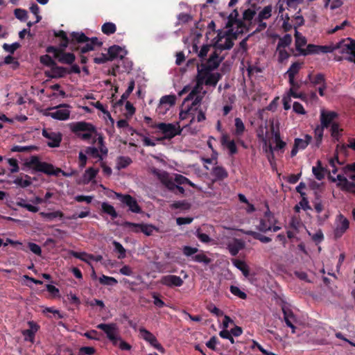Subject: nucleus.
<instances>
[{"instance_id": "nucleus-27", "label": "nucleus", "mask_w": 355, "mask_h": 355, "mask_svg": "<svg viewBox=\"0 0 355 355\" xmlns=\"http://www.w3.org/2000/svg\"><path fill=\"white\" fill-rule=\"evenodd\" d=\"M221 78L220 73H209L207 78L204 80V84L208 86L216 87L219 80Z\"/></svg>"}, {"instance_id": "nucleus-2", "label": "nucleus", "mask_w": 355, "mask_h": 355, "mask_svg": "<svg viewBox=\"0 0 355 355\" xmlns=\"http://www.w3.org/2000/svg\"><path fill=\"white\" fill-rule=\"evenodd\" d=\"M71 130L78 138L83 141L90 140L93 134L96 133L95 126L85 121H78L73 123Z\"/></svg>"}, {"instance_id": "nucleus-14", "label": "nucleus", "mask_w": 355, "mask_h": 355, "mask_svg": "<svg viewBox=\"0 0 355 355\" xmlns=\"http://www.w3.org/2000/svg\"><path fill=\"white\" fill-rule=\"evenodd\" d=\"M54 36L61 39L62 41L60 44V47L67 48L69 45L70 49L73 51H76L78 49V47L76 46L77 43H73L71 42V37L70 36V37H68L67 33L64 31L60 30L59 31H55Z\"/></svg>"}, {"instance_id": "nucleus-51", "label": "nucleus", "mask_w": 355, "mask_h": 355, "mask_svg": "<svg viewBox=\"0 0 355 355\" xmlns=\"http://www.w3.org/2000/svg\"><path fill=\"white\" fill-rule=\"evenodd\" d=\"M230 291L234 295L237 296L242 300H245L247 298L246 293L236 286H230Z\"/></svg>"}, {"instance_id": "nucleus-10", "label": "nucleus", "mask_w": 355, "mask_h": 355, "mask_svg": "<svg viewBox=\"0 0 355 355\" xmlns=\"http://www.w3.org/2000/svg\"><path fill=\"white\" fill-rule=\"evenodd\" d=\"M139 333L144 340L148 342L153 347L162 353L164 352V348L157 342L156 337L145 328H140Z\"/></svg>"}, {"instance_id": "nucleus-43", "label": "nucleus", "mask_w": 355, "mask_h": 355, "mask_svg": "<svg viewBox=\"0 0 355 355\" xmlns=\"http://www.w3.org/2000/svg\"><path fill=\"white\" fill-rule=\"evenodd\" d=\"M99 282L101 284L106 286H114L118 283L117 280L114 277L106 276L105 275H103L99 277Z\"/></svg>"}, {"instance_id": "nucleus-35", "label": "nucleus", "mask_w": 355, "mask_h": 355, "mask_svg": "<svg viewBox=\"0 0 355 355\" xmlns=\"http://www.w3.org/2000/svg\"><path fill=\"white\" fill-rule=\"evenodd\" d=\"M331 135L335 141H338L341 136L343 129L339 128L338 123H333L331 125Z\"/></svg>"}, {"instance_id": "nucleus-30", "label": "nucleus", "mask_w": 355, "mask_h": 355, "mask_svg": "<svg viewBox=\"0 0 355 355\" xmlns=\"http://www.w3.org/2000/svg\"><path fill=\"white\" fill-rule=\"evenodd\" d=\"M101 210L103 213L110 215L113 219L118 216V214L114 207L107 202H103L101 204Z\"/></svg>"}, {"instance_id": "nucleus-36", "label": "nucleus", "mask_w": 355, "mask_h": 355, "mask_svg": "<svg viewBox=\"0 0 355 355\" xmlns=\"http://www.w3.org/2000/svg\"><path fill=\"white\" fill-rule=\"evenodd\" d=\"M162 182L169 191L176 193L175 189L178 187V184L175 180H173L171 178H169L166 174V177L162 179Z\"/></svg>"}, {"instance_id": "nucleus-59", "label": "nucleus", "mask_w": 355, "mask_h": 355, "mask_svg": "<svg viewBox=\"0 0 355 355\" xmlns=\"http://www.w3.org/2000/svg\"><path fill=\"white\" fill-rule=\"evenodd\" d=\"M15 15L16 18H17L21 21H26L28 18L27 12L25 10L21 8H16L15 10Z\"/></svg>"}, {"instance_id": "nucleus-1", "label": "nucleus", "mask_w": 355, "mask_h": 355, "mask_svg": "<svg viewBox=\"0 0 355 355\" xmlns=\"http://www.w3.org/2000/svg\"><path fill=\"white\" fill-rule=\"evenodd\" d=\"M26 166L37 172H42L48 175L59 176L61 173L64 177H71L77 174L76 170H71L70 172H66L60 168L55 166L49 163L41 162L39 157L33 155L28 162H26Z\"/></svg>"}, {"instance_id": "nucleus-60", "label": "nucleus", "mask_w": 355, "mask_h": 355, "mask_svg": "<svg viewBox=\"0 0 355 355\" xmlns=\"http://www.w3.org/2000/svg\"><path fill=\"white\" fill-rule=\"evenodd\" d=\"M257 229L262 232H266L272 230V226L268 223L266 219L262 218L260 220Z\"/></svg>"}, {"instance_id": "nucleus-12", "label": "nucleus", "mask_w": 355, "mask_h": 355, "mask_svg": "<svg viewBox=\"0 0 355 355\" xmlns=\"http://www.w3.org/2000/svg\"><path fill=\"white\" fill-rule=\"evenodd\" d=\"M234 26H236V30L234 31L232 27L227 28L226 35H232L233 38L236 39L238 35L249 31V27L242 19L234 20Z\"/></svg>"}, {"instance_id": "nucleus-8", "label": "nucleus", "mask_w": 355, "mask_h": 355, "mask_svg": "<svg viewBox=\"0 0 355 355\" xmlns=\"http://www.w3.org/2000/svg\"><path fill=\"white\" fill-rule=\"evenodd\" d=\"M114 193L118 200H119L123 205L128 207L130 211L137 214L141 212V209L135 198L129 194L123 195L116 192Z\"/></svg>"}, {"instance_id": "nucleus-41", "label": "nucleus", "mask_w": 355, "mask_h": 355, "mask_svg": "<svg viewBox=\"0 0 355 355\" xmlns=\"http://www.w3.org/2000/svg\"><path fill=\"white\" fill-rule=\"evenodd\" d=\"M141 232H143L146 236H150L154 231L158 232V228L151 224L141 223Z\"/></svg>"}, {"instance_id": "nucleus-50", "label": "nucleus", "mask_w": 355, "mask_h": 355, "mask_svg": "<svg viewBox=\"0 0 355 355\" xmlns=\"http://www.w3.org/2000/svg\"><path fill=\"white\" fill-rule=\"evenodd\" d=\"M132 163V159L129 157L120 156L118 157V168H125Z\"/></svg>"}, {"instance_id": "nucleus-56", "label": "nucleus", "mask_w": 355, "mask_h": 355, "mask_svg": "<svg viewBox=\"0 0 355 355\" xmlns=\"http://www.w3.org/2000/svg\"><path fill=\"white\" fill-rule=\"evenodd\" d=\"M208 68L206 67L205 65L201 64L200 67H198V74L196 76V78L198 79V77H202L203 81L207 78V76L209 74L211 70H207Z\"/></svg>"}, {"instance_id": "nucleus-25", "label": "nucleus", "mask_w": 355, "mask_h": 355, "mask_svg": "<svg viewBox=\"0 0 355 355\" xmlns=\"http://www.w3.org/2000/svg\"><path fill=\"white\" fill-rule=\"evenodd\" d=\"M282 311L284 315V320L287 325V322H290L291 324H295L297 322V318L294 315L293 311L290 309L286 305L282 306Z\"/></svg>"}, {"instance_id": "nucleus-11", "label": "nucleus", "mask_w": 355, "mask_h": 355, "mask_svg": "<svg viewBox=\"0 0 355 355\" xmlns=\"http://www.w3.org/2000/svg\"><path fill=\"white\" fill-rule=\"evenodd\" d=\"M176 96L175 95H166L161 98L157 112L159 114H164L170 107L175 105Z\"/></svg>"}, {"instance_id": "nucleus-6", "label": "nucleus", "mask_w": 355, "mask_h": 355, "mask_svg": "<svg viewBox=\"0 0 355 355\" xmlns=\"http://www.w3.org/2000/svg\"><path fill=\"white\" fill-rule=\"evenodd\" d=\"M71 37V42L73 43H77V44H83L84 42H89L94 48L101 47L103 45V42L99 40L98 37H88L83 32H72Z\"/></svg>"}, {"instance_id": "nucleus-24", "label": "nucleus", "mask_w": 355, "mask_h": 355, "mask_svg": "<svg viewBox=\"0 0 355 355\" xmlns=\"http://www.w3.org/2000/svg\"><path fill=\"white\" fill-rule=\"evenodd\" d=\"M46 115L55 119L64 121L69 118L70 111L67 109H60L54 112H48Z\"/></svg>"}, {"instance_id": "nucleus-7", "label": "nucleus", "mask_w": 355, "mask_h": 355, "mask_svg": "<svg viewBox=\"0 0 355 355\" xmlns=\"http://www.w3.org/2000/svg\"><path fill=\"white\" fill-rule=\"evenodd\" d=\"M218 40L214 45V47L220 53L223 50H229L234 46L232 41V35H226V31L223 33L220 31L217 35Z\"/></svg>"}, {"instance_id": "nucleus-31", "label": "nucleus", "mask_w": 355, "mask_h": 355, "mask_svg": "<svg viewBox=\"0 0 355 355\" xmlns=\"http://www.w3.org/2000/svg\"><path fill=\"white\" fill-rule=\"evenodd\" d=\"M234 125L235 130L234 132V135L236 137H240L243 135V132L245 130V127L243 121L239 117L235 118Z\"/></svg>"}, {"instance_id": "nucleus-53", "label": "nucleus", "mask_w": 355, "mask_h": 355, "mask_svg": "<svg viewBox=\"0 0 355 355\" xmlns=\"http://www.w3.org/2000/svg\"><path fill=\"white\" fill-rule=\"evenodd\" d=\"M85 153L94 158H98L99 160L103 159L102 156L99 154L98 150L96 147H87L85 149Z\"/></svg>"}, {"instance_id": "nucleus-9", "label": "nucleus", "mask_w": 355, "mask_h": 355, "mask_svg": "<svg viewBox=\"0 0 355 355\" xmlns=\"http://www.w3.org/2000/svg\"><path fill=\"white\" fill-rule=\"evenodd\" d=\"M349 227V221L342 214H339L336 218V228L334 235L336 239L340 238Z\"/></svg>"}, {"instance_id": "nucleus-47", "label": "nucleus", "mask_w": 355, "mask_h": 355, "mask_svg": "<svg viewBox=\"0 0 355 355\" xmlns=\"http://www.w3.org/2000/svg\"><path fill=\"white\" fill-rule=\"evenodd\" d=\"M292 42V37L289 34H286L283 37L280 38L277 44V49L281 47L286 48Z\"/></svg>"}, {"instance_id": "nucleus-20", "label": "nucleus", "mask_w": 355, "mask_h": 355, "mask_svg": "<svg viewBox=\"0 0 355 355\" xmlns=\"http://www.w3.org/2000/svg\"><path fill=\"white\" fill-rule=\"evenodd\" d=\"M66 48H61L59 55H56V59L62 64H72L76 60V56L73 53H67L64 51Z\"/></svg>"}, {"instance_id": "nucleus-63", "label": "nucleus", "mask_w": 355, "mask_h": 355, "mask_svg": "<svg viewBox=\"0 0 355 355\" xmlns=\"http://www.w3.org/2000/svg\"><path fill=\"white\" fill-rule=\"evenodd\" d=\"M256 12L254 10L250 8H248L244 10L243 13V20L251 21V20L254 18Z\"/></svg>"}, {"instance_id": "nucleus-54", "label": "nucleus", "mask_w": 355, "mask_h": 355, "mask_svg": "<svg viewBox=\"0 0 355 355\" xmlns=\"http://www.w3.org/2000/svg\"><path fill=\"white\" fill-rule=\"evenodd\" d=\"M206 92H203L202 95H196L195 98L193 99L191 106L189 108L191 109V111H197L198 107L197 106H199L202 101L203 96L205 94Z\"/></svg>"}, {"instance_id": "nucleus-40", "label": "nucleus", "mask_w": 355, "mask_h": 355, "mask_svg": "<svg viewBox=\"0 0 355 355\" xmlns=\"http://www.w3.org/2000/svg\"><path fill=\"white\" fill-rule=\"evenodd\" d=\"M175 182L177 183V184L182 185V184H189L193 188H197V186L193 183L191 180H189L187 178L182 175L177 174L175 177Z\"/></svg>"}, {"instance_id": "nucleus-22", "label": "nucleus", "mask_w": 355, "mask_h": 355, "mask_svg": "<svg viewBox=\"0 0 355 355\" xmlns=\"http://www.w3.org/2000/svg\"><path fill=\"white\" fill-rule=\"evenodd\" d=\"M68 69L63 67L58 66L57 64L53 66L52 69H51V73L49 72H46V76L52 78H59L64 77L66 74H67Z\"/></svg>"}, {"instance_id": "nucleus-46", "label": "nucleus", "mask_w": 355, "mask_h": 355, "mask_svg": "<svg viewBox=\"0 0 355 355\" xmlns=\"http://www.w3.org/2000/svg\"><path fill=\"white\" fill-rule=\"evenodd\" d=\"M26 180H23L21 178H17L13 182L22 188H26L31 184V177L28 175H25Z\"/></svg>"}, {"instance_id": "nucleus-16", "label": "nucleus", "mask_w": 355, "mask_h": 355, "mask_svg": "<svg viewBox=\"0 0 355 355\" xmlns=\"http://www.w3.org/2000/svg\"><path fill=\"white\" fill-rule=\"evenodd\" d=\"M338 116L337 112L334 111L322 110L320 112V125L324 128H327L334 123V120Z\"/></svg>"}, {"instance_id": "nucleus-29", "label": "nucleus", "mask_w": 355, "mask_h": 355, "mask_svg": "<svg viewBox=\"0 0 355 355\" xmlns=\"http://www.w3.org/2000/svg\"><path fill=\"white\" fill-rule=\"evenodd\" d=\"M300 68H301V64H300V63H299L297 62H293L291 65V67H289V69H288V71L286 73V74L288 75V80H291V82L293 81V78H295V75L298 73Z\"/></svg>"}, {"instance_id": "nucleus-13", "label": "nucleus", "mask_w": 355, "mask_h": 355, "mask_svg": "<svg viewBox=\"0 0 355 355\" xmlns=\"http://www.w3.org/2000/svg\"><path fill=\"white\" fill-rule=\"evenodd\" d=\"M42 135L50 140V141L47 143L48 146L55 148L60 146L62 141V135L60 132H55L44 129L42 130Z\"/></svg>"}, {"instance_id": "nucleus-44", "label": "nucleus", "mask_w": 355, "mask_h": 355, "mask_svg": "<svg viewBox=\"0 0 355 355\" xmlns=\"http://www.w3.org/2000/svg\"><path fill=\"white\" fill-rule=\"evenodd\" d=\"M311 54H319L318 45L309 44L304 50L301 51V55H302Z\"/></svg>"}, {"instance_id": "nucleus-61", "label": "nucleus", "mask_w": 355, "mask_h": 355, "mask_svg": "<svg viewBox=\"0 0 355 355\" xmlns=\"http://www.w3.org/2000/svg\"><path fill=\"white\" fill-rule=\"evenodd\" d=\"M83 44H85V45L83 46L76 45V47H78L77 51H80V54H84L95 49L89 42H84Z\"/></svg>"}, {"instance_id": "nucleus-57", "label": "nucleus", "mask_w": 355, "mask_h": 355, "mask_svg": "<svg viewBox=\"0 0 355 355\" xmlns=\"http://www.w3.org/2000/svg\"><path fill=\"white\" fill-rule=\"evenodd\" d=\"M98 171V169H95L93 167H89L85 171L84 176L88 181H91L96 178Z\"/></svg>"}, {"instance_id": "nucleus-26", "label": "nucleus", "mask_w": 355, "mask_h": 355, "mask_svg": "<svg viewBox=\"0 0 355 355\" xmlns=\"http://www.w3.org/2000/svg\"><path fill=\"white\" fill-rule=\"evenodd\" d=\"M233 265L241 270L245 277H248L250 275L249 267L246 263L242 260L233 259H232Z\"/></svg>"}, {"instance_id": "nucleus-5", "label": "nucleus", "mask_w": 355, "mask_h": 355, "mask_svg": "<svg viewBox=\"0 0 355 355\" xmlns=\"http://www.w3.org/2000/svg\"><path fill=\"white\" fill-rule=\"evenodd\" d=\"M96 328L102 330L114 345L118 344L120 336H119V328L116 323H101L96 326Z\"/></svg>"}, {"instance_id": "nucleus-34", "label": "nucleus", "mask_w": 355, "mask_h": 355, "mask_svg": "<svg viewBox=\"0 0 355 355\" xmlns=\"http://www.w3.org/2000/svg\"><path fill=\"white\" fill-rule=\"evenodd\" d=\"M121 226L125 229H127L128 231L134 232V233H139L141 232V223H131L129 221H125L121 224Z\"/></svg>"}, {"instance_id": "nucleus-17", "label": "nucleus", "mask_w": 355, "mask_h": 355, "mask_svg": "<svg viewBox=\"0 0 355 355\" xmlns=\"http://www.w3.org/2000/svg\"><path fill=\"white\" fill-rule=\"evenodd\" d=\"M219 53L220 52L218 53L217 49H215L214 52L211 53L209 58L207 60V61L205 63H202L203 65L208 68L207 71H212L219 66L220 63L223 60V57H220Z\"/></svg>"}, {"instance_id": "nucleus-49", "label": "nucleus", "mask_w": 355, "mask_h": 355, "mask_svg": "<svg viewBox=\"0 0 355 355\" xmlns=\"http://www.w3.org/2000/svg\"><path fill=\"white\" fill-rule=\"evenodd\" d=\"M239 16V12L237 9H234L227 17V21L225 24V28H231L234 26V20H237Z\"/></svg>"}, {"instance_id": "nucleus-21", "label": "nucleus", "mask_w": 355, "mask_h": 355, "mask_svg": "<svg viewBox=\"0 0 355 355\" xmlns=\"http://www.w3.org/2000/svg\"><path fill=\"white\" fill-rule=\"evenodd\" d=\"M245 248V243L241 239H234L227 245V249L232 256H236L239 252Z\"/></svg>"}, {"instance_id": "nucleus-19", "label": "nucleus", "mask_w": 355, "mask_h": 355, "mask_svg": "<svg viewBox=\"0 0 355 355\" xmlns=\"http://www.w3.org/2000/svg\"><path fill=\"white\" fill-rule=\"evenodd\" d=\"M221 144L227 148L230 155H233L237 153L238 150L234 140H230V136L227 133H223L220 138Z\"/></svg>"}, {"instance_id": "nucleus-18", "label": "nucleus", "mask_w": 355, "mask_h": 355, "mask_svg": "<svg viewBox=\"0 0 355 355\" xmlns=\"http://www.w3.org/2000/svg\"><path fill=\"white\" fill-rule=\"evenodd\" d=\"M107 53L111 61L119 58L122 60L126 55V51L118 45H113L108 48Z\"/></svg>"}, {"instance_id": "nucleus-45", "label": "nucleus", "mask_w": 355, "mask_h": 355, "mask_svg": "<svg viewBox=\"0 0 355 355\" xmlns=\"http://www.w3.org/2000/svg\"><path fill=\"white\" fill-rule=\"evenodd\" d=\"M112 244L115 251L119 253L118 258L121 259H124L126 256V251L123 246L116 241H114Z\"/></svg>"}, {"instance_id": "nucleus-64", "label": "nucleus", "mask_w": 355, "mask_h": 355, "mask_svg": "<svg viewBox=\"0 0 355 355\" xmlns=\"http://www.w3.org/2000/svg\"><path fill=\"white\" fill-rule=\"evenodd\" d=\"M20 46V44L18 42L12 43V44H4L3 45V49L9 52L10 53H14L15 51Z\"/></svg>"}, {"instance_id": "nucleus-32", "label": "nucleus", "mask_w": 355, "mask_h": 355, "mask_svg": "<svg viewBox=\"0 0 355 355\" xmlns=\"http://www.w3.org/2000/svg\"><path fill=\"white\" fill-rule=\"evenodd\" d=\"M324 128L318 125L316 126V128L314 130V136H315V146L317 148H319L322 144L323 134H324Z\"/></svg>"}, {"instance_id": "nucleus-4", "label": "nucleus", "mask_w": 355, "mask_h": 355, "mask_svg": "<svg viewBox=\"0 0 355 355\" xmlns=\"http://www.w3.org/2000/svg\"><path fill=\"white\" fill-rule=\"evenodd\" d=\"M199 249L194 247H191L189 245H185L182 248V252L184 255L186 257H191V259L193 261L198 263H202L204 265H209L211 262V259L208 257L202 251H200V253L196 254L199 252Z\"/></svg>"}, {"instance_id": "nucleus-28", "label": "nucleus", "mask_w": 355, "mask_h": 355, "mask_svg": "<svg viewBox=\"0 0 355 355\" xmlns=\"http://www.w3.org/2000/svg\"><path fill=\"white\" fill-rule=\"evenodd\" d=\"M272 7L271 5L265 6L262 10L259 12L256 21H261L268 19L272 16Z\"/></svg>"}, {"instance_id": "nucleus-55", "label": "nucleus", "mask_w": 355, "mask_h": 355, "mask_svg": "<svg viewBox=\"0 0 355 355\" xmlns=\"http://www.w3.org/2000/svg\"><path fill=\"white\" fill-rule=\"evenodd\" d=\"M296 40H295V48L297 51L300 52L301 54V51L304 50L305 49H302V46H304L306 43V40L304 37H299L297 35V33L295 34Z\"/></svg>"}, {"instance_id": "nucleus-62", "label": "nucleus", "mask_w": 355, "mask_h": 355, "mask_svg": "<svg viewBox=\"0 0 355 355\" xmlns=\"http://www.w3.org/2000/svg\"><path fill=\"white\" fill-rule=\"evenodd\" d=\"M312 172L318 180H322L324 178L326 173L329 171L327 169L317 170L316 168H312Z\"/></svg>"}, {"instance_id": "nucleus-58", "label": "nucleus", "mask_w": 355, "mask_h": 355, "mask_svg": "<svg viewBox=\"0 0 355 355\" xmlns=\"http://www.w3.org/2000/svg\"><path fill=\"white\" fill-rule=\"evenodd\" d=\"M70 254L71 256H73V257L75 258H77V259H80L81 261H85V263H88V264H90L88 259H86L85 257L87 258V255H89V254L86 253V252H76V251H73V250H71L70 251Z\"/></svg>"}, {"instance_id": "nucleus-3", "label": "nucleus", "mask_w": 355, "mask_h": 355, "mask_svg": "<svg viewBox=\"0 0 355 355\" xmlns=\"http://www.w3.org/2000/svg\"><path fill=\"white\" fill-rule=\"evenodd\" d=\"M152 126L157 127L164 134L162 138L157 139L158 141H162L164 139H171L177 135H180L182 131L178 123L175 125L173 123H159L157 125H152Z\"/></svg>"}, {"instance_id": "nucleus-33", "label": "nucleus", "mask_w": 355, "mask_h": 355, "mask_svg": "<svg viewBox=\"0 0 355 355\" xmlns=\"http://www.w3.org/2000/svg\"><path fill=\"white\" fill-rule=\"evenodd\" d=\"M171 209H180L183 211H187L191 209V204L187 200L175 201L170 205Z\"/></svg>"}, {"instance_id": "nucleus-23", "label": "nucleus", "mask_w": 355, "mask_h": 355, "mask_svg": "<svg viewBox=\"0 0 355 355\" xmlns=\"http://www.w3.org/2000/svg\"><path fill=\"white\" fill-rule=\"evenodd\" d=\"M211 175L214 177V182L220 181L228 177V173L224 167L217 166L212 168Z\"/></svg>"}, {"instance_id": "nucleus-15", "label": "nucleus", "mask_w": 355, "mask_h": 355, "mask_svg": "<svg viewBox=\"0 0 355 355\" xmlns=\"http://www.w3.org/2000/svg\"><path fill=\"white\" fill-rule=\"evenodd\" d=\"M160 283L168 287H180L183 285L184 281L179 276L168 275L162 277Z\"/></svg>"}, {"instance_id": "nucleus-48", "label": "nucleus", "mask_w": 355, "mask_h": 355, "mask_svg": "<svg viewBox=\"0 0 355 355\" xmlns=\"http://www.w3.org/2000/svg\"><path fill=\"white\" fill-rule=\"evenodd\" d=\"M40 61L42 64L51 67V69L56 64L55 60L49 55L47 54L42 55L40 58Z\"/></svg>"}, {"instance_id": "nucleus-38", "label": "nucleus", "mask_w": 355, "mask_h": 355, "mask_svg": "<svg viewBox=\"0 0 355 355\" xmlns=\"http://www.w3.org/2000/svg\"><path fill=\"white\" fill-rule=\"evenodd\" d=\"M101 31L105 35H110L116 32V26L112 22H106L102 25Z\"/></svg>"}, {"instance_id": "nucleus-37", "label": "nucleus", "mask_w": 355, "mask_h": 355, "mask_svg": "<svg viewBox=\"0 0 355 355\" xmlns=\"http://www.w3.org/2000/svg\"><path fill=\"white\" fill-rule=\"evenodd\" d=\"M40 215L49 220H53L56 218H62L64 217V214L61 211H55L53 212H40Z\"/></svg>"}, {"instance_id": "nucleus-52", "label": "nucleus", "mask_w": 355, "mask_h": 355, "mask_svg": "<svg viewBox=\"0 0 355 355\" xmlns=\"http://www.w3.org/2000/svg\"><path fill=\"white\" fill-rule=\"evenodd\" d=\"M196 84L194 86V87L192 89L193 93L196 94V95H200V94L202 92L203 89V78L202 77H198V79H196Z\"/></svg>"}, {"instance_id": "nucleus-42", "label": "nucleus", "mask_w": 355, "mask_h": 355, "mask_svg": "<svg viewBox=\"0 0 355 355\" xmlns=\"http://www.w3.org/2000/svg\"><path fill=\"white\" fill-rule=\"evenodd\" d=\"M308 78L313 85H322L323 83H326L324 76L322 73H317L314 77H312L311 74H309Z\"/></svg>"}, {"instance_id": "nucleus-39", "label": "nucleus", "mask_w": 355, "mask_h": 355, "mask_svg": "<svg viewBox=\"0 0 355 355\" xmlns=\"http://www.w3.org/2000/svg\"><path fill=\"white\" fill-rule=\"evenodd\" d=\"M246 234L249 236H251L254 239L259 240L263 243H267L271 241V239L266 236H264L259 232L254 231H248Z\"/></svg>"}]
</instances>
